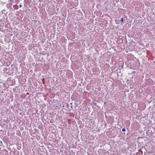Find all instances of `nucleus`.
Instances as JSON below:
<instances>
[{
    "mask_svg": "<svg viewBox=\"0 0 155 155\" xmlns=\"http://www.w3.org/2000/svg\"><path fill=\"white\" fill-rule=\"evenodd\" d=\"M126 130V129L125 128H123L122 129V131L123 132L125 131Z\"/></svg>",
    "mask_w": 155,
    "mask_h": 155,
    "instance_id": "1",
    "label": "nucleus"
},
{
    "mask_svg": "<svg viewBox=\"0 0 155 155\" xmlns=\"http://www.w3.org/2000/svg\"><path fill=\"white\" fill-rule=\"evenodd\" d=\"M120 21L121 22H122L123 21V18H122L121 19Z\"/></svg>",
    "mask_w": 155,
    "mask_h": 155,
    "instance_id": "2",
    "label": "nucleus"
}]
</instances>
